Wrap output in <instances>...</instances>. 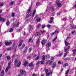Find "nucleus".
<instances>
[{
	"label": "nucleus",
	"mask_w": 76,
	"mask_h": 76,
	"mask_svg": "<svg viewBox=\"0 0 76 76\" xmlns=\"http://www.w3.org/2000/svg\"><path fill=\"white\" fill-rule=\"evenodd\" d=\"M44 61H40V63H41V64H44V63L43 62H44Z\"/></svg>",
	"instance_id": "3c124183"
},
{
	"label": "nucleus",
	"mask_w": 76,
	"mask_h": 76,
	"mask_svg": "<svg viewBox=\"0 0 76 76\" xmlns=\"http://www.w3.org/2000/svg\"><path fill=\"white\" fill-rule=\"evenodd\" d=\"M31 28H29L28 29V31H29H29H31Z\"/></svg>",
	"instance_id": "0e129e2a"
},
{
	"label": "nucleus",
	"mask_w": 76,
	"mask_h": 76,
	"mask_svg": "<svg viewBox=\"0 0 76 76\" xmlns=\"http://www.w3.org/2000/svg\"><path fill=\"white\" fill-rule=\"evenodd\" d=\"M50 9L51 10H54V7H51Z\"/></svg>",
	"instance_id": "6e6d98bb"
},
{
	"label": "nucleus",
	"mask_w": 76,
	"mask_h": 76,
	"mask_svg": "<svg viewBox=\"0 0 76 76\" xmlns=\"http://www.w3.org/2000/svg\"><path fill=\"white\" fill-rule=\"evenodd\" d=\"M51 26V25L48 24L47 25V27H48V28H49Z\"/></svg>",
	"instance_id": "a18cd8bd"
},
{
	"label": "nucleus",
	"mask_w": 76,
	"mask_h": 76,
	"mask_svg": "<svg viewBox=\"0 0 76 76\" xmlns=\"http://www.w3.org/2000/svg\"><path fill=\"white\" fill-rule=\"evenodd\" d=\"M42 58L43 61H44L45 60V57L44 56H42Z\"/></svg>",
	"instance_id": "72a5a7b5"
},
{
	"label": "nucleus",
	"mask_w": 76,
	"mask_h": 76,
	"mask_svg": "<svg viewBox=\"0 0 76 76\" xmlns=\"http://www.w3.org/2000/svg\"><path fill=\"white\" fill-rule=\"evenodd\" d=\"M39 40L38 39L36 42V45L37 46H39Z\"/></svg>",
	"instance_id": "f8f14e48"
},
{
	"label": "nucleus",
	"mask_w": 76,
	"mask_h": 76,
	"mask_svg": "<svg viewBox=\"0 0 76 76\" xmlns=\"http://www.w3.org/2000/svg\"><path fill=\"white\" fill-rule=\"evenodd\" d=\"M50 73H46V76H50Z\"/></svg>",
	"instance_id": "37998d69"
},
{
	"label": "nucleus",
	"mask_w": 76,
	"mask_h": 76,
	"mask_svg": "<svg viewBox=\"0 0 76 76\" xmlns=\"http://www.w3.org/2000/svg\"><path fill=\"white\" fill-rule=\"evenodd\" d=\"M32 41V38H30L28 42H30Z\"/></svg>",
	"instance_id": "f704fd0d"
},
{
	"label": "nucleus",
	"mask_w": 76,
	"mask_h": 76,
	"mask_svg": "<svg viewBox=\"0 0 76 76\" xmlns=\"http://www.w3.org/2000/svg\"><path fill=\"white\" fill-rule=\"evenodd\" d=\"M6 24L7 26H8V25H9V24H10V22H9V21H7Z\"/></svg>",
	"instance_id": "58836bf2"
},
{
	"label": "nucleus",
	"mask_w": 76,
	"mask_h": 76,
	"mask_svg": "<svg viewBox=\"0 0 76 76\" xmlns=\"http://www.w3.org/2000/svg\"><path fill=\"white\" fill-rule=\"evenodd\" d=\"M19 22H18L16 24L14 25L16 27V28L18 27L19 26Z\"/></svg>",
	"instance_id": "4468645a"
},
{
	"label": "nucleus",
	"mask_w": 76,
	"mask_h": 76,
	"mask_svg": "<svg viewBox=\"0 0 76 76\" xmlns=\"http://www.w3.org/2000/svg\"><path fill=\"white\" fill-rule=\"evenodd\" d=\"M75 32V31L74 30L72 32V34H73Z\"/></svg>",
	"instance_id": "680f3d73"
},
{
	"label": "nucleus",
	"mask_w": 76,
	"mask_h": 76,
	"mask_svg": "<svg viewBox=\"0 0 76 76\" xmlns=\"http://www.w3.org/2000/svg\"><path fill=\"white\" fill-rule=\"evenodd\" d=\"M32 47H30L29 48V50H28V51H29V52H31V50H32Z\"/></svg>",
	"instance_id": "473e14b6"
},
{
	"label": "nucleus",
	"mask_w": 76,
	"mask_h": 76,
	"mask_svg": "<svg viewBox=\"0 0 76 76\" xmlns=\"http://www.w3.org/2000/svg\"><path fill=\"white\" fill-rule=\"evenodd\" d=\"M4 44L5 45H6V46H8V45H11V44H12V42L5 41L4 42Z\"/></svg>",
	"instance_id": "39448f33"
},
{
	"label": "nucleus",
	"mask_w": 76,
	"mask_h": 76,
	"mask_svg": "<svg viewBox=\"0 0 76 76\" xmlns=\"http://www.w3.org/2000/svg\"><path fill=\"white\" fill-rule=\"evenodd\" d=\"M15 45H16V43H14L12 45V47H15Z\"/></svg>",
	"instance_id": "5fc2aeb1"
},
{
	"label": "nucleus",
	"mask_w": 76,
	"mask_h": 76,
	"mask_svg": "<svg viewBox=\"0 0 76 76\" xmlns=\"http://www.w3.org/2000/svg\"><path fill=\"white\" fill-rule=\"evenodd\" d=\"M54 21V18L53 17H51L50 19V21L49 22L50 23H52V22H53Z\"/></svg>",
	"instance_id": "1a4fd4ad"
},
{
	"label": "nucleus",
	"mask_w": 76,
	"mask_h": 76,
	"mask_svg": "<svg viewBox=\"0 0 76 76\" xmlns=\"http://www.w3.org/2000/svg\"><path fill=\"white\" fill-rule=\"evenodd\" d=\"M57 38V37H56L53 40V43H56V39Z\"/></svg>",
	"instance_id": "6ab92c4d"
},
{
	"label": "nucleus",
	"mask_w": 76,
	"mask_h": 76,
	"mask_svg": "<svg viewBox=\"0 0 76 76\" xmlns=\"http://www.w3.org/2000/svg\"><path fill=\"white\" fill-rule=\"evenodd\" d=\"M4 5V4H3V3H1L0 4V6L1 7H2V6H3Z\"/></svg>",
	"instance_id": "e433bc0d"
},
{
	"label": "nucleus",
	"mask_w": 76,
	"mask_h": 76,
	"mask_svg": "<svg viewBox=\"0 0 76 76\" xmlns=\"http://www.w3.org/2000/svg\"><path fill=\"white\" fill-rule=\"evenodd\" d=\"M22 29L20 28V29H19L18 30H17V32H20V31H21Z\"/></svg>",
	"instance_id": "13d9d810"
},
{
	"label": "nucleus",
	"mask_w": 76,
	"mask_h": 76,
	"mask_svg": "<svg viewBox=\"0 0 76 76\" xmlns=\"http://www.w3.org/2000/svg\"><path fill=\"white\" fill-rule=\"evenodd\" d=\"M58 32V30H56L55 32H54V34H56Z\"/></svg>",
	"instance_id": "603ef678"
},
{
	"label": "nucleus",
	"mask_w": 76,
	"mask_h": 76,
	"mask_svg": "<svg viewBox=\"0 0 76 76\" xmlns=\"http://www.w3.org/2000/svg\"><path fill=\"white\" fill-rule=\"evenodd\" d=\"M11 64V62L10 61L8 63V66L5 69V72L7 73V72H8V70L9 69V68H10V64Z\"/></svg>",
	"instance_id": "7ed1b4c3"
},
{
	"label": "nucleus",
	"mask_w": 76,
	"mask_h": 76,
	"mask_svg": "<svg viewBox=\"0 0 76 76\" xmlns=\"http://www.w3.org/2000/svg\"><path fill=\"white\" fill-rule=\"evenodd\" d=\"M63 66H64V67H66V65L65 64H63Z\"/></svg>",
	"instance_id": "69168bd1"
},
{
	"label": "nucleus",
	"mask_w": 76,
	"mask_h": 76,
	"mask_svg": "<svg viewBox=\"0 0 76 76\" xmlns=\"http://www.w3.org/2000/svg\"><path fill=\"white\" fill-rule=\"evenodd\" d=\"M45 72L46 73H47L48 72V69H46L45 70Z\"/></svg>",
	"instance_id": "49530a36"
},
{
	"label": "nucleus",
	"mask_w": 76,
	"mask_h": 76,
	"mask_svg": "<svg viewBox=\"0 0 76 76\" xmlns=\"http://www.w3.org/2000/svg\"><path fill=\"white\" fill-rule=\"evenodd\" d=\"M35 13H36V10H35L34 11L32 14V17H34V16H35Z\"/></svg>",
	"instance_id": "f3484780"
},
{
	"label": "nucleus",
	"mask_w": 76,
	"mask_h": 76,
	"mask_svg": "<svg viewBox=\"0 0 76 76\" xmlns=\"http://www.w3.org/2000/svg\"><path fill=\"white\" fill-rule=\"evenodd\" d=\"M45 27V25H44L42 26V28H44Z\"/></svg>",
	"instance_id": "4d7b16f0"
},
{
	"label": "nucleus",
	"mask_w": 76,
	"mask_h": 76,
	"mask_svg": "<svg viewBox=\"0 0 76 76\" xmlns=\"http://www.w3.org/2000/svg\"><path fill=\"white\" fill-rule=\"evenodd\" d=\"M65 64L66 66H68V64H67V63H65Z\"/></svg>",
	"instance_id": "e2e57ef3"
},
{
	"label": "nucleus",
	"mask_w": 76,
	"mask_h": 76,
	"mask_svg": "<svg viewBox=\"0 0 76 76\" xmlns=\"http://www.w3.org/2000/svg\"><path fill=\"white\" fill-rule=\"evenodd\" d=\"M25 44L23 45L22 47L20 48V50H22V49H23V48L25 47Z\"/></svg>",
	"instance_id": "aec40b11"
},
{
	"label": "nucleus",
	"mask_w": 76,
	"mask_h": 76,
	"mask_svg": "<svg viewBox=\"0 0 76 76\" xmlns=\"http://www.w3.org/2000/svg\"><path fill=\"white\" fill-rule=\"evenodd\" d=\"M59 1H59V0H56V4H57V6L59 7H61L62 6V5L61 4L59 3Z\"/></svg>",
	"instance_id": "423d86ee"
},
{
	"label": "nucleus",
	"mask_w": 76,
	"mask_h": 76,
	"mask_svg": "<svg viewBox=\"0 0 76 76\" xmlns=\"http://www.w3.org/2000/svg\"><path fill=\"white\" fill-rule=\"evenodd\" d=\"M1 74L2 76L4 75V70H2V72H1Z\"/></svg>",
	"instance_id": "cd10ccee"
},
{
	"label": "nucleus",
	"mask_w": 76,
	"mask_h": 76,
	"mask_svg": "<svg viewBox=\"0 0 76 76\" xmlns=\"http://www.w3.org/2000/svg\"><path fill=\"white\" fill-rule=\"evenodd\" d=\"M56 66V62H54L53 64L52 65V69H54L55 67Z\"/></svg>",
	"instance_id": "6e6552de"
},
{
	"label": "nucleus",
	"mask_w": 76,
	"mask_h": 76,
	"mask_svg": "<svg viewBox=\"0 0 76 76\" xmlns=\"http://www.w3.org/2000/svg\"><path fill=\"white\" fill-rule=\"evenodd\" d=\"M2 18L1 17V15H0V22H1V20H2V21H3L4 22V21L5 20V18H3L2 19Z\"/></svg>",
	"instance_id": "ddd939ff"
},
{
	"label": "nucleus",
	"mask_w": 76,
	"mask_h": 76,
	"mask_svg": "<svg viewBox=\"0 0 76 76\" xmlns=\"http://www.w3.org/2000/svg\"><path fill=\"white\" fill-rule=\"evenodd\" d=\"M40 27H41V24L39 23L37 26V28L38 29V28H40Z\"/></svg>",
	"instance_id": "a878e982"
},
{
	"label": "nucleus",
	"mask_w": 76,
	"mask_h": 76,
	"mask_svg": "<svg viewBox=\"0 0 76 76\" xmlns=\"http://www.w3.org/2000/svg\"><path fill=\"white\" fill-rule=\"evenodd\" d=\"M7 60H10L11 58L9 56H7Z\"/></svg>",
	"instance_id": "c85d7f7f"
},
{
	"label": "nucleus",
	"mask_w": 76,
	"mask_h": 76,
	"mask_svg": "<svg viewBox=\"0 0 76 76\" xmlns=\"http://www.w3.org/2000/svg\"><path fill=\"white\" fill-rule=\"evenodd\" d=\"M14 3H15V1H12L11 2V3H10V4H11V5H13V4H14Z\"/></svg>",
	"instance_id": "c9c22d12"
},
{
	"label": "nucleus",
	"mask_w": 76,
	"mask_h": 76,
	"mask_svg": "<svg viewBox=\"0 0 76 76\" xmlns=\"http://www.w3.org/2000/svg\"><path fill=\"white\" fill-rule=\"evenodd\" d=\"M39 58V56H37L35 59V60H38Z\"/></svg>",
	"instance_id": "a19ab883"
},
{
	"label": "nucleus",
	"mask_w": 76,
	"mask_h": 76,
	"mask_svg": "<svg viewBox=\"0 0 76 76\" xmlns=\"http://www.w3.org/2000/svg\"><path fill=\"white\" fill-rule=\"evenodd\" d=\"M15 13L14 12H13L12 13V17H15Z\"/></svg>",
	"instance_id": "4c0bfd02"
},
{
	"label": "nucleus",
	"mask_w": 76,
	"mask_h": 76,
	"mask_svg": "<svg viewBox=\"0 0 76 76\" xmlns=\"http://www.w3.org/2000/svg\"><path fill=\"white\" fill-rule=\"evenodd\" d=\"M27 12L28 14L27 15L26 17L27 18H28L30 16H31V15H32V12L31 11V10H27Z\"/></svg>",
	"instance_id": "20e7f679"
},
{
	"label": "nucleus",
	"mask_w": 76,
	"mask_h": 76,
	"mask_svg": "<svg viewBox=\"0 0 76 76\" xmlns=\"http://www.w3.org/2000/svg\"><path fill=\"white\" fill-rule=\"evenodd\" d=\"M31 56H29L27 57V58H31Z\"/></svg>",
	"instance_id": "338daca9"
},
{
	"label": "nucleus",
	"mask_w": 76,
	"mask_h": 76,
	"mask_svg": "<svg viewBox=\"0 0 76 76\" xmlns=\"http://www.w3.org/2000/svg\"><path fill=\"white\" fill-rule=\"evenodd\" d=\"M46 57L47 58H49L50 57V56H49L48 55H47L46 56Z\"/></svg>",
	"instance_id": "09e8293b"
},
{
	"label": "nucleus",
	"mask_w": 76,
	"mask_h": 76,
	"mask_svg": "<svg viewBox=\"0 0 76 76\" xmlns=\"http://www.w3.org/2000/svg\"><path fill=\"white\" fill-rule=\"evenodd\" d=\"M28 66L31 67V69H34V66L33 65V63L32 62L30 63L28 65Z\"/></svg>",
	"instance_id": "0eeeda50"
},
{
	"label": "nucleus",
	"mask_w": 76,
	"mask_h": 76,
	"mask_svg": "<svg viewBox=\"0 0 76 76\" xmlns=\"http://www.w3.org/2000/svg\"><path fill=\"white\" fill-rule=\"evenodd\" d=\"M38 18V15H36V16L35 17L34 19H36V20H37Z\"/></svg>",
	"instance_id": "b1692460"
},
{
	"label": "nucleus",
	"mask_w": 76,
	"mask_h": 76,
	"mask_svg": "<svg viewBox=\"0 0 76 76\" xmlns=\"http://www.w3.org/2000/svg\"><path fill=\"white\" fill-rule=\"evenodd\" d=\"M50 46H51V43L49 42L48 43L47 45V47L49 48V47H50Z\"/></svg>",
	"instance_id": "dca6fc26"
},
{
	"label": "nucleus",
	"mask_w": 76,
	"mask_h": 76,
	"mask_svg": "<svg viewBox=\"0 0 76 76\" xmlns=\"http://www.w3.org/2000/svg\"><path fill=\"white\" fill-rule=\"evenodd\" d=\"M63 55V53H61L58 55V57H61Z\"/></svg>",
	"instance_id": "2f4dec72"
},
{
	"label": "nucleus",
	"mask_w": 76,
	"mask_h": 76,
	"mask_svg": "<svg viewBox=\"0 0 76 76\" xmlns=\"http://www.w3.org/2000/svg\"><path fill=\"white\" fill-rule=\"evenodd\" d=\"M28 47L26 46L25 48L24 49V50L23 51V53H26L27 52V51H28Z\"/></svg>",
	"instance_id": "9b49d317"
},
{
	"label": "nucleus",
	"mask_w": 76,
	"mask_h": 76,
	"mask_svg": "<svg viewBox=\"0 0 76 76\" xmlns=\"http://www.w3.org/2000/svg\"><path fill=\"white\" fill-rule=\"evenodd\" d=\"M39 2H37V3H36V6H39Z\"/></svg>",
	"instance_id": "ea45409f"
},
{
	"label": "nucleus",
	"mask_w": 76,
	"mask_h": 76,
	"mask_svg": "<svg viewBox=\"0 0 76 76\" xmlns=\"http://www.w3.org/2000/svg\"><path fill=\"white\" fill-rule=\"evenodd\" d=\"M45 41H46V39H44L41 42L42 45H43L44 44H45L46 43Z\"/></svg>",
	"instance_id": "9d476101"
},
{
	"label": "nucleus",
	"mask_w": 76,
	"mask_h": 76,
	"mask_svg": "<svg viewBox=\"0 0 76 76\" xmlns=\"http://www.w3.org/2000/svg\"><path fill=\"white\" fill-rule=\"evenodd\" d=\"M53 61H48L46 62V63L47 64H48V63H49L50 64H51V63H52Z\"/></svg>",
	"instance_id": "a211bd4d"
},
{
	"label": "nucleus",
	"mask_w": 76,
	"mask_h": 76,
	"mask_svg": "<svg viewBox=\"0 0 76 76\" xmlns=\"http://www.w3.org/2000/svg\"><path fill=\"white\" fill-rule=\"evenodd\" d=\"M69 58L67 57L65 59V60H69Z\"/></svg>",
	"instance_id": "bf43d9fd"
},
{
	"label": "nucleus",
	"mask_w": 76,
	"mask_h": 76,
	"mask_svg": "<svg viewBox=\"0 0 76 76\" xmlns=\"http://www.w3.org/2000/svg\"><path fill=\"white\" fill-rule=\"evenodd\" d=\"M23 65L25 66V67H26V66H27V61H25Z\"/></svg>",
	"instance_id": "bb28decb"
},
{
	"label": "nucleus",
	"mask_w": 76,
	"mask_h": 76,
	"mask_svg": "<svg viewBox=\"0 0 76 76\" xmlns=\"http://www.w3.org/2000/svg\"><path fill=\"white\" fill-rule=\"evenodd\" d=\"M70 46H68V47L66 49L67 50H69V49H70Z\"/></svg>",
	"instance_id": "052dcab7"
},
{
	"label": "nucleus",
	"mask_w": 76,
	"mask_h": 76,
	"mask_svg": "<svg viewBox=\"0 0 76 76\" xmlns=\"http://www.w3.org/2000/svg\"><path fill=\"white\" fill-rule=\"evenodd\" d=\"M20 73L18 75V76H23V75L24 74H25V73H26V71H25V70L21 69L20 70Z\"/></svg>",
	"instance_id": "f03ea898"
},
{
	"label": "nucleus",
	"mask_w": 76,
	"mask_h": 76,
	"mask_svg": "<svg viewBox=\"0 0 76 76\" xmlns=\"http://www.w3.org/2000/svg\"><path fill=\"white\" fill-rule=\"evenodd\" d=\"M22 43L21 42H20V43L19 44V45L18 46L19 47H20V46H21V45H22Z\"/></svg>",
	"instance_id": "79ce46f5"
},
{
	"label": "nucleus",
	"mask_w": 76,
	"mask_h": 76,
	"mask_svg": "<svg viewBox=\"0 0 76 76\" xmlns=\"http://www.w3.org/2000/svg\"><path fill=\"white\" fill-rule=\"evenodd\" d=\"M14 62L15 65H17V66L18 67H20V64H21V62H19V63H18V61L17 59L15 60V61Z\"/></svg>",
	"instance_id": "f257e3e1"
},
{
	"label": "nucleus",
	"mask_w": 76,
	"mask_h": 76,
	"mask_svg": "<svg viewBox=\"0 0 76 76\" xmlns=\"http://www.w3.org/2000/svg\"><path fill=\"white\" fill-rule=\"evenodd\" d=\"M37 20V22H40L41 21V18L39 17L38 18Z\"/></svg>",
	"instance_id": "393cba45"
},
{
	"label": "nucleus",
	"mask_w": 76,
	"mask_h": 76,
	"mask_svg": "<svg viewBox=\"0 0 76 76\" xmlns=\"http://www.w3.org/2000/svg\"><path fill=\"white\" fill-rule=\"evenodd\" d=\"M13 28H10V30L9 31V32H13Z\"/></svg>",
	"instance_id": "412c9836"
},
{
	"label": "nucleus",
	"mask_w": 76,
	"mask_h": 76,
	"mask_svg": "<svg viewBox=\"0 0 76 76\" xmlns=\"http://www.w3.org/2000/svg\"><path fill=\"white\" fill-rule=\"evenodd\" d=\"M39 32H37L36 34L35 35L37 37V36H39Z\"/></svg>",
	"instance_id": "c756f323"
},
{
	"label": "nucleus",
	"mask_w": 76,
	"mask_h": 76,
	"mask_svg": "<svg viewBox=\"0 0 76 76\" xmlns=\"http://www.w3.org/2000/svg\"><path fill=\"white\" fill-rule=\"evenodd\" d=\"M69 72V69H68L66 72L65 73V74H66V75H67V74Z\"/></svg>",
	"instance_id": "de8ad7c7"
},
{
	"label": "nucleus",
	"mask_w": 76,
	"mask_h": 76,
	"mask_svg": "<svg viewBox=\"0 0 76 76\" xmlns=\"http://www.w3.org/2000/svg\"><path fill=\"white\" fill-rule=\"evenodd\" d=\"M73 53L74 54H76V49H74L72 50Z\"/></svg>",
	"instance_id": "4be33fe9"
},
{
	"label": "nucleus",
	"mask_w": 76,
	"mask_h": 76,
	"mask_svg": "<svg viewBox=\"0 0 76 76\" xmlns=\"http://www.w3.org/2000/svg\"><path fill=\"white\" fill-rule=\"evenodd\" d=\"M51 60H53V59H54V57H51L50 58Z\"/></svg>",
	"instance_id": "8fccbe9b"
},
{
	"label": "nucleus",
	"mask_w": 76,
	"mask_h": 76,
	"mask_svg": "<svg viewBox=\"0 0 76 76\" xmlns=\"http://www.w3.org/2000/svg\"><path fill=\"white\" fill-rule=\"evenodd\" d=\"M39 63H40V62L39 61H38L37 63L36 64V65H38Z\"/></svg>",
	"instance_id": "864d4df0"
},
{
	"label": "nucleus",
	"mask_w": 76,
	"mask_h": 76,
	"mask_svg": "<svg viewBox=\"0 0 76 76\" xmlns=\"http://www.w3.org/2000/svg\"><path fill=\"white\" fill-rule=\"evenodd\" d=\"M71 29H76V26L75 25L72 26V27H71Z\"/></svg>",
	"instance_id": "5701e85b"
},
{
	"label": "nucleus",
	"mask_w": 76,
	"mask_h": 76,
	"mask_svg": "<svg viewBox=\"0 0 76 76\" xmlns=\"http://www.w3.org/2000/svg\"><path fill=\"white\" fill-rule=\"evenodd\" d=\"M65 45L66 46H67L69 45H70V44L69 42H67V41H65Z\"/></svg>",
	"instance_id": "2eb2a0df"
},
{
	"label": "nucleus",
	"mask_w": 76,
	"mask_h": 76,
	"mask_svg": "<svg viewBox=\"0 0 76 76\" xmlns=\"http://www.w3.org/2000/svg\"><path fill=\"white\" fill-rule=\"evenodd\" d=\"M67 20V18H64L61 19L62 20H63L64 21H66Z\"/></svg>",
	"instance_id": "7c9ffc66"
},
{
	"label": "nucleus",
	"mask_w": 76,
	"mask_h": 76,
	"mask_svg": "<svg viewBox=\"0 0 76 76\" xmlns=\"http://www.w3.org/2000/svg\"><path fill=\"white\" fill-rule=\"evenodd\" d=\"M45 32H46V31H45L44 30H43L42 31V34H44V33H45Z\"/></svg>",
	"instance_id": "c03bdc74"
},
{
	"label": "nucleus",
	"mask_w": 76,
	"mask_h": 76,
	"mask_svg": "<svg viewBox=\"0 0 76 76\" xmlns=\"http://www.w3.org/2000/svg\"><path fill=\"white\" fill-rule=\"evenodd\" d=\"M32 9V7H30L28 9V10H31V9Z\"/></svg>",
	"instance_id": "774afa93"
}]
</instances>
